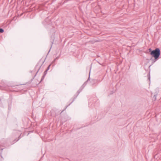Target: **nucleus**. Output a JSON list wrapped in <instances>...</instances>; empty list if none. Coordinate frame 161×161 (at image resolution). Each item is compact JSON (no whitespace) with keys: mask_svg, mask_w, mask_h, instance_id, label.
Instances as JSON below:
<instances>
[{"mask_svg":"<svg viewBox=\"0 0 161 161\" xmlns=\"http://www.w3.org/2000/svg\"><path fill=\"white\" fill-rule=\"evenodd\" d=\"M160 51L159 48H156L155 50H153L150 53L151 55L154 58L153 62L154 63L157 61L160 55Z\"/></svg>","mask_w":161,"mask_h":161,"instance_id":"obj_1","label":"nucleus"},{"mask_svg":"<svg viewBox=\"0 0 161 161\" xmlns=\"http://www.w3.org/2000/svg\"><path fill=\"white\" fill-rule=\"evenodd\" d=\"M43 62H42L41 63V61H40L37 64L36 66L35 67V68H38V65H39V66L38 67V68H39L38 69L37 71L36 72V73H37L38 72V71H39V69H40V67L42 66V65L43 63Z\"/></svg>","mask_w":161,"mask_h":161,"instance_id":"obj_2","label":"nucleus"},{"mask_svg":"<svg viewBox=\"0 0 161 161\" xmlns=\"http://www.w3.org/2000/svg\"><path fill=\"white\" fill-rule=\"evenodd\" d=\"M3 158L2 155V152L0 153V161H3Z\"/></svg>","mask_w":161,"mask_h":161,"instance_id":"obj_3","label":"nucleus"},{"mask_svg":"<svg viewBox=\"0 0 161 161\" xmlns=\"http://www.w3.org/2000/svg\"><path fill=\"white\" fill-rule=\"evenodd\" d=\"M147 77L148 79L149 80V81H150V71L149 72L148 74L147 75Z\"/></svg>","mask_w":161,"mask_h":161,"instance_id":"obj_4","label":"nucleus"},{"mask_svg":"<svg viewBox=\"0 0 161 161\" xmlns=\"http://www.w3.org/2000/svg\"><path fill=\"white\" fill-rule=\"evenodd\" d=\"M157 95H154L153 97V100L154 101H155L156 100Z\"/></svg>","mask_w":161,"mask_h":161,"instance_id":"obj_5","label":"nucleus"},{"mask_svg":"<svg viewBox=\"0 0 161 161\" xmlns=\"http://www.w3.org/2000/svg\"><path fill=\"white\" fill-rule=\"evenodd\" d=\"M4 31V30L2 28H0V33H2Z\"/></svg>","mask_w":161,"mask_h":161,"instance_id":"obj_6","label":"nucleus"},{"mask_svg":"<svg viewBox=\"0 0 161 161\" xmlns=\"http://www.w3.org/2000/svg\"><path fill=\"white\" fill-rule=\"evenodd\" d=\"M47 70H46L44 72V75H44L45 76L47 74Z\"/></svg>","mask_w":161,"mask_h":161,"instance_id":"obj_7","label":"nucleus"},{"mask_svg":"<svg viewBox=\"0 0 161 161\" xmlns=\"http://www.w3.org/2000/svg\"><path fill=\"white\" fill-rule=\"evenodd\" d=\"M51 66V64H50L47 67V69H46V70H47V71L49 69L50 66Z\"/></svg>","mask_w":161,"mask_h":161,"instance_id":"obj_8","label":"nucleus"},{"mask_svg":"<svg viewBox=\"0 0 161 161\" xmlns=\"http://www.w3.org/2000/svg\"><path fill=\"white\" fill-rule=\"evenodd\" d=\"M45 76H44V75L42 76V77L41 78V81H42L44 79L45 77Z\"/></svg>","mask_w":161,"mask_h":161,"instance_id":"obj_9","label":"nucleus"},{"mask_svg":"<svg viewBox=\"0 0 161 161\" xmlns=\"http://www.w3.org/2000/svg\"><path fill=\"white\" fill-rule=\"evenodd\" d=\"M148 50H149V52H150V53H151V52H152V51H153V50H152V49H151V48H149V49H148Z\"/></svg>","mask_w":161,"mask_h":161,"instance_id":"obj_10","label":"nucleus"},{"mask_svg":"<svg viewBox=\"0 0 161 161\" xmlns=\"http://www.w3.org/2000/svg\"><path fill=\"white\" fill-rule=\"evenodd\" d=\"M69 105H68V106H67L66 107V108H65L64 109H66L67 108V107H68L69 106Z\"/></svg>","mask_w":161,"mask_h":161,"instance_id":"obj_11","label":"nucleus"},{"mask_svg":"<svg viewBox=\"0 0 161 161\" xmlns=\"http://www.w3.org/2000/svg\"><path fill=\"white\" fill-rule=\"evenodd\" d=\"M89 78H90V77H89L88 79L87 80V81H88V80H89Z\"/></svg>","mask_w":161,"mask_h":161,"instance_id":"obj_12","label":"nucleus"},{"mask_svg":"<svg viewBox=\"0 0 161 161\" xmlns=\"http://www.w3.org/2000/svg\"><path fill=\"white\" fill-rule=\"evenodd\" d=\"M18 140H19L18 139V140H17L16 141H15V142H17V141H18Z\"/></svg>","mask_w":161,"mask_h":161,"instance_id":"obj_13","label":"nucleus"},{"mask_svg":"<svg viewBox=\"0 0 161 161\" xmlns=\"http://www.w3.org/2000/svg\"><path fill=\"white\" fill-rule=\"evenodd\" d=\"M151 65H150L149 66V68H150V67H151Z\"/></svg>","mask_w":161,"mask_h":161,"instance_id":"obj_14","label":"nucleus"},{"mask_svg":"<svg viewBox=\"0 0 161 161\" xmlns=\"http://www.w3.org/2000/svg\"><path fill=\"white\" fill-rule=\"evenodd\" d=\"M70 104H71V103H70V104H69V105H70Z\"/></svg>","mask_w":161,"mask_h":161,"instance_id":"obj_15","label":"nucleus"},{"mask_svg":"<svg viewBox=\"0 0 161 161\" xmlns=\"http://www.w3.org/2000/svg\"><path fill=\"white\" fill-rule=\"evenodd\" d=\"M3 148L1 149V150H3Z\"/></svg>","mask_w":161,"mask_h":161,"instance_id":"obj_16","label":"nucleus"},{"mask_svg":"<svg viewBox=\"0 0 161 161\" xmlns=\"http://www.w3.org/2000/svg\"><path fill=\"white\" fill-rule=\"evenodd\" d=\"M64 110H62V112H63L64 111Z\"/></svg>","mask_w":161,"mask_h":161,"instance_id":"obj_17","label":"nucleus"},{"mask_svg":"<svg viewBox=\"0 0 161 161\" xmlns=\"http://www.w3.org/2000/svg\"><path fill=\"white\" fill-rule=\"evenodd\" d=\"M73 101H74V100H73V101H72V102H71V103H72V102H73Z\"/></svg>","mask_w":161,"mask_h":161,"instance_id":"obj_18","label":"nucleus"}]
</instances>
